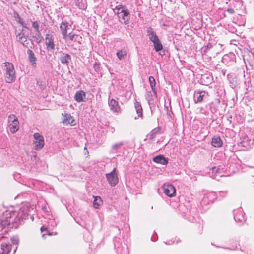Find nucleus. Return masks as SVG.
<instances>
[{
	"label": "nucleus",
	"instance_id": "obj_4",
	"mask_svg": "<svg viewBox=\"0 0 254 254\" xmlns=\"http://www.w3.org/2000/svg\"><path fill=\"white\" fill-rule=\"evenodd\" d=\"M7 122L10 131L12 134L16 133L19 128V122L17 117L14 114H10L8 117Z\"/></svg>",
	"mask_w": 254,
	"mask_h": 254
},
{
	"label": "nucleus",
	"instance_id": "obj_3",
	"mask_svg": "<svg viewBox=\"0 0 254 254\" xmlns=\"http://www.w3.org/2000/svg\"><path fill=\"white\" fill-rule=\"evenodd\" d=\"M113 10L125 24L127 25L129 23L130 18L129 10L125 8L123 5L119 4L116 6Z\"/></svg>",
	"mask_w": 254,
	"mask_h": 254
},
{
	"label": "nucleus",
	"instance_id": "obj_34",
	"mask_svg": "<svg viewBox=\"0 0 254 254\" xmlns=\"http://www.w3.org/2000/svg\"><path fill=\"white\" fill-rule=\"evenodd\" d=\"M94 68L95 70H98L99 68V64L98 63L96 62L94 64Z\"/></svg>",
	"mask_w": 254,
	"mask_h": 254
},
{
	"label": "nucleus",
	"instance_id": "obj_24",
	"mask_svg": "<svg viewBox=\"0 0 254 254\" xmlns=\"http://www.w3.org/2000/svg\"><path fill=\"white\" fill-rule=\"evenodd\" d=\"M71 58L70 55L68 54L63 53L60 57V61L63 64H68Z\"/></svg>",
	"mask_w": 254,
	"mask_h": 254
},
{
	"label": "nucleus",
	"instance_id": "obj_15",
	"mask_svg": "<svg viewBox=\"0 0 254 254\" xmlns=\"http://www.w3.org/2000/svg\"><path fill=\"white\" fill-rule=\"evenodd\" d=\"M68 27V23L65 21H63L61 26L60 29L62 31V35L64 39H66L67 38V28Z\"/></svg>",
	"mask_w": 254,
	"mask_h": 254
},
{
	"label": "nucleus",
	"instance_id": "obj_18",
	"mask_svg": "<svg viewBox=\"0 0 254 254\" xmlns=\"http://www.w3.org/2000/svg\"><path fill=\"white\" fill-rule=\"evenodd\" d=\"M27 53L28 54L29 60L32 66L35 67L36 66V58L35 56L34 52L31 50H28L27 51Z\"/></svg>",
	"mask_w": 254,
	"mask_h": 254
},
{
	"label": "nucleus",
	"instance_id": "obj_6",
	"mask_svg": "<svg viewBox=\"0 0 254 254\" xmlns=\"http://www.w3.org/2000/svg\"><path fill=\"white\" fill-rule=\"evenodd\" d=\"M106 176L111 186H114L118 183V177L116 168H114L111 172L107 173Z\"/></svg>",
	"mask_w": 254,
	"mask_h": 254
},
{
	"label": "nucleus",
	"instance_id": "obj_17",
	"mask_svg": "<svg viewBox=\"0 0 254 254\" xmlns=\"http://www.w3.org/2000/svg\"><path fill=\"white\" fill-rule=\"evenodd\" d=\"M48 224H49L48 227H45V226H43L42 227H41L40 230L42 233L44 231L47 232L48 233V235L51 236L52 235V233L50 232L48 230V228L50 227L54 228L55 227H56L57 226V223L56 222V221L55 220H53L51 221L50 222H49Z\"/></svg>",
	"mask_w": 254,
	"mask_h": 254
},
{
	"label": "nucleus",
	"instance_id": "obj_19",
	"mask_svg": "<svg viewBox=\"0 0 254 254\" xmlns=\"http://www.w3.org/2000/svg\"><path fill=\"white\" fill-rule=\"evenodd\" d=\"M222 144V141L219 136H215L212 137L211 144L214 147H220Z\"/></svg>",
	"mask_w": 254,
	"mask_h": 254
},
{
	"label": "nucleus",
	"instance_id": "obj_28",
	"mask_svg": "<svg viewBox=\"0 0 254 254\" xmlns=\"http://www.w3.org/2000/svg\"><path fill=\"white\" fill-rule=\"evenodd\" d=\"M154 46V49L156 51L158 52L161 51L163 48V46L159 39L157 41L153 43Z\"/></svg>",
	"mask_w": 254,
	"mask_h": 254
},
{
	"label": "nucleus",
	"instance_id": "obj_12",
	"mask_svg": "<svg viewBox=\"0 0 254 254\" xmlns=\"http://www.w3.org/2000/svg\"><path fill=\"white\" fill-rule=\"evenodd\" d=\"M63 115L64 116V119L63 123L64 124H70L71 126L75 125V120L70 114H65Z\"/></svg>",
	"mask_w": 254,
	"mask_h": 254
},
{
	"label": "nucleus",
	"instance_id": "obj_33",
	"mask_svg": "<svg viewBox=\"0 0 254 254\" xmlns=\"http://www.w3.org/2000/svg\"><path fill=\"white\" fill-rule=\"evenodd\" d=\"M11 241L14 244H17L19 242V239L17 237H13L11 239Z\"/></svg>",
	"mask_w": 254,
	"mask_h": 254
},
{
	"label": "nucleus",
	"instance_id": "obj_2",
	"mask_svg": "<svg viewBox=\"0 0 254 254\" xmlns=\"http://www.w3.org/2000/svg\"><path fill=\"white\" fill-rule=\"evenodd\" d=\"M3 64L5 81L8 83L14 82L16 79V73L13 64L9 62H5Z\"/></svg>",
	"mask_w": 254,
	"mask_h": 254
},
{
	"label": "nucleus",
	"instance_id": "obj_10",
	"mask_svg": "<svg viewBox=\"0 0 254 254\" xmlns=\"http://www.w3.org/2000/svg\"><path fill=\"white\" fill-rule=\"evenodd\" d=\"M109 106L110 110L115 113H119L121 111L118 103L114 99H112L109 102Z\"/></svg>",
	"mask_w": 254,
	"mask_h": 254
},
{
	"label": "nucleus",
	"instance_id": "obj_37",
	"mask_svg": "<svg viewBox=\"0 0 254 254\" xmlns=\"http://www.w3.org/2000/svg\"><path fill=\"white\" fill-rule=\"evenodd\" d=\"M19 23H21V24L23 26V27H25V26L24 25V24L21 21V19L19 20Z\"/></svg>",
	"mask_w": 254,
	"mask_h": 254
},
{
	"label": "nucleus",
	"instance_id": "obj_5",
	"mask_svg": "<svg viewBox=\"0 0 254 254\" xmlns=\"http://www.w3.org/2000/svg\"><path fill=\"white\" fill-rule=\"evenodd\" d=\"M33 145L35 150H39L42 149L45 144L43 136L39 133H35L33 134Z\"/></svg>",
	"mask_w": 254,
	"mask_h": 254
},
{
	"label": "nucleus",
	"instance_id": "obj_23",
	"mask_svg": "<svg viewBox=\"0 0 254 254\" xmlns=\"http://www.w3.org/2000/svg\"><path fill=\"white\" fill-rule=\"evenodd\" d=\"M93 201V206L96 209H98L100 206L103 204V201L100 196H95Z\"/></svg>",
	"mask_w": 254,
	"mask_h": 254
},
{
	"label": "nucleus",
	"instance_id": "obj_9",
	"mask_svg": "<svg viewBox=\"0 0 254 254\" xmlns=\"http://www.w3.org/2000/svg\"><path fill=\"white\" fill-rule=\"evenodd\" d=\"M234 218L236 221L242 223L245 221V217L241 209H237L234 211Z\"/></svg>",
	"mask_w": 254,
	"mask_h": 254
},
{
	"label": "nucleus",
	"instance_id": "obj_8",
	"mask_svg": "<svg viewBox=\"0 0 254 254\" xmlns=\"http://www.w3.org/2000/svg\"><path fill=\"white\" fill-rule=\"evenodd\" d=\"M45 44L48 50L53 51L55 50V45L54 44V38L52 34H46L45 37Z\"/></svg>",
	"mask_w": 254,
	"mask_h": 254
},
{
	"label": "nucleus",
	"instance_id": "obj_27",
	"mask_svg": "<svg viewBox=\"0 0 254 254\" xmlns=\"http://www.w3.org/2000/svg\"><path fill=\"white\" fill-rule=\"evenodd\" d=\"M118 58L120 60H124L125 59L127 55V52L125 50H121L118 51L116 53Z\"/></svg>",
	"mask_w": 254,
	"mask_h": 254
},
{
	"label": "nucleus",
	"instance_id": "obj_13",
	"mask_svg": "<svg viewBox=\"0 0 254 254\" xmlns=\"http://www.w3.org/2000/svg\"><path fill=\"white\" fill-rule=\"evenodd\" d=\"M85 98V93L82 90H80L76 92L74 96V99L77 102H81L84 101Z\"/></svg>",
	"mask_w": 254,
	"mask_h": 254
},
{
	"label": "nucleus",
	"instance_id": "obj_29",
	"mask_svg": "<svg viewBox=\"0 0 254 254\" xmlns=\"http://www.w3.org/2000/svg\"><path fill=\"white\" fill-rule=\"evenodd\" d=\"M123 145L122 142H118L113 144L112 146V148L113 150L117 151L121 148Z\"/></svg>",
	"mask_w": 254,
	"mask_h": 254
},
{
	"label": "nucleus",
	"instance_id": "obj_30",
	"mask_svg": "<svg viewBox=\"0 0 254 254\" xmlns=\"http://www.w3.org/2000/svg\"><path fill=\"white\" fill-rule=\"evenodd\" d=\"M146 99L148 102L149 104H151L152 100V95L151 92H147L146 94Z\"/></svg>",
	"mask_w": 254,
	"mask_h": 254
},
{
	"label": "nucleus",
	"instance_id": "obj_20",
	"mask_svg": "<svg viewBox=\"0 0 254 254\" xmlns=\"http://www.w3.org/2000/svg\"><path fill=\"white\" fill-rule=\"evenodd\" d=\"M17 40L23 45H26L28 44L27 37L25 35L24 33L21 31L17 35Z\"/></svg>",
	"mask_w": 254,
	"mask_h": 254
},
{
	"label": "nucleus",
	"instance_id": "obj_14",
	"mask_svg": "<svg viewBox=\"0 0 254 254\" xmlns=\"http://www.w3.org/2000/svg\"><path fill=\"white\" fill-rule=\"evenodd\" d=\"M153 161L157 163L161 164L162 165H166L168 163V160L165 158L163 155H159L154 157L153 158Z\"/></svg>",
	"mask_w": 254,
	"mask_h": 254
},
{
	"label": "nucleus",
	"instance_id": "obj_22",
	"mask_svg": "<svg viewBox=\"0 0 254 254\" xmlns=\"http://www.w3.org/2000/svg\"><path fill=\"white\" fill-rule=\"evenodd\" d=\"M134 107L138 115L137 117H135V119H137L139 117H141L142 115V109L141 104L138 102H135L134 103Z\"/></svg>",
	"mask_w": 254,
	"mask_h": 254
},
{
	"label": "nucleus",
	"instance_id": "obj_1",
	"mask_svg": "<svg viewBox=\"0 0 254 254\" xmlns=\"http://www.w3.org/2000/svg\"><path fill=\"white\" fill-rule=\"evenodd\" d=\"M28 207L24 206L18 212L8 210L4 212L0 219V232L11 223L17 224L20 219H24L28 213Z\"/></svg>",
	"mask_w": 254,
	"mask_h": 254
},
{
	"label": "nucleus",
	"instance_id": "obj_25",
	"mask_svg": "<svg viewBox=\"0 0 254 254\" xmlns=\"http://www.w3.org/2000/svg\"><path fill=\"white\" fill-rule=\"evenodd\" d=\"M67 37H68L70 40L78 43H80L82 40V37L76 34H73L71 33H69V35H67Z\"/></svg>",
	"mask_w": 254,
	"mask_h": 254
},
{
	"label": "nucleus",
	"instance_id": "obj_31",
	"mask_svg": "<svg viewBox=\"0 0 254 254\" xmlns=\"http://www.w3.org/2000/svg\"><path fill=\"white\" fill-rule=\"evenodd\" d=\"M35 38L36 39V42L37 43H39L41 42L42 39V37L41 35L40 32L39 33L37 32L36 36H35Z\"/></svg>",
	"mask_w": 254,
	"mask_h": 254
},
{
	"label": "nucleus",
	"instance_id": "obj_21",
	"mask_svg": "<svg viewBox=\"0 0 254 254\" xmlns=\"http://www.w3.org/2000/svg\"><path fill=\"white\" fill-rule=\"evenodd\" d=\"M1 248L2 250L1 254H7L11 250V245L9 243H2Z\"/></svg>",
	"mask_w": 254,
	"mask_h": 254
},
{
	"label": "nucleus",
	"instance_id": "obj_36",
	"mask_svg": "<svg viewBox=\"0 0 254 254\" xmlns=\"http://www.w3.org/2000/svg\"><path fill=\"white\" fill-rule=\"evenodd\" d=\"M227 11L229 13H231V14L234 13V10L232 8L228 9Z\"/></svg>",
	"mask_w": 254,
	"mask_h": 254
},
{
	"label": "nucleus",
	"instance_id": "obj_7",
	"mask_svg": "<svg viewBox=\"0 0 254 254\" xmlns=\"http://www.w3.org/2000/svg\"><path fill=\"white\" fill-rule=\"evenodd\" d=\"M162 189L163 192L169 197H173L176 194V189L172 185L165 184L162 186Z\"/></svg>",
	"mask_w": 254,
	"mask_h": 254
},
{
	"label": "nucleus",
	"instance_id": "obj_16",
	"mask_svg": "<svg viewBox=\"0 0 254 254\" xmlns=\"http://www.w3.org/2000/svg\"><path fill=\"white\" fill-rule=\"evenodd\" d=\"M205 94V92L204 91H198L195 92L194 95L195 102L197 103L202 102Z\"/></svg>",
	"mask_w": 254,
	"mask_h": 254
},
{
	"label": "nucleus",
	"instance_id": "obj_39",
	"mask_svg": "<svg viewBox=\"0 0 254 254\" xmlns=\"http://www.w3.org/2000/svg\"><path fill=\"white\" fill-rule=\"evenodd\" d=\"M214 178L215 179H217V177H216H216H214Z\"/></svg>",
	"mask_w": 254,
	"mask_h": 254
},
{
	"label": "nucleus",
	"instance_id": "obj_11",
	"mask_svg": "<svg viewBox=\"0 0 254 254\" xmlns=\"http://www.w3.org/2000/svg\"><path fill=\"white\" fill-rule=\"evenodd\" d=\"M147 33L150 40L153 43L155 41H157V40H159L158 36L156 34L155 32L153 30L152 28H147Z\"/></svg>",
	"mask_w": 254,
	"mask_h": 254
},
{
	"label": "nucleus",
	"instance_id": "obj_32",
	"mask_svg": "<svg viewBox=\"0 0 254 254\" xmlns=\"http://www.w3.org/2000/svg\"><path fill=\"white\" fill-rule=\"evenodd\" d=\"M33 27L35 28L37 32L39 33V24L37 21H35L33 23Z\"/></svg>",
	"mask_w": 254,
	"mask_h": 254
},
{
	"label": "nucleus",
	"instance_id": "obj_35",
	"mask_svg": "<svg viewBox=\"0 0 254 254\" xmlns=\"http://www.w3.org/2000/svg\"><path fill=\"white\" fill-rule=\"evenodd\" d=\"M212 172H216V173H219V172H218V169L216 167H213L212 168Z\"/></svg>",
	"mask_w": 254,
	"mask_h": 254
},
{
	"label": "nucleus",
	"instance_id": "obj_38",
	"mask_svg": "<svg viewBox=\"0 0 254 254\" xmlns=\"http://www.w3.org/2000/svg\"><path fill=\"white\" fill-rule=\"evenodd\" d=\"M42 237H43V238H44V237H45V234H43V235H42Z\"/></svg>",
	"mask_w": 254,
	"mask_h": 254
},
{
	"label": "nucleus",
	"instance_id": "obj_26",
	"mask_svg": "<svg viewBox=\"0 0 254 254\" xmlns=\"http://www.w3.org/2000/svg\"><path fill=\"white\" fill-rule=\"evenodd\" d=\"M149 83L151 88V89L154 93V94H156V92L155 90V85L156 82L153 76H150L149 78Z\"/></svg>",
	"mask_w": 254,
	"mask_h": 254
}]
</instances>
